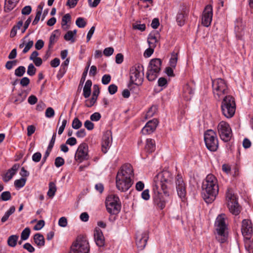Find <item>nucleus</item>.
I'll list each match as a JSON object with an SVG mask.
<instances>
[{
    "mask_svg": "<svg viewBox=\"0 0 253 253\" xmlns=\"http://www.w3.org/2000/svg\"><path fill=\"white\" fill-rule=\"evenodd\" d=\"M220 138L224 142L229 141L232 137V132L230 125L224 121L220 122L217 126Z\"/></svg>",
    "mask_w": 253,
    "mask_h": 253,
    "instance_id": "f8f14e48",
    "label": "nucleus"
},
{
    "mask_svg": "<svg viewBox=\"0 0 253 253\" xmlns=\"http://www.w3.org/2000/svg\"><path fill=\"white\" fill-rule=\"evenodd\" d=\"M157 110V107L156 106H152L151 107H150L148 111V112L146 113V117H151L153 116V115L155 114L156 112V111Z\"/></svg>",
    "mask_w": 253,
    "mask_h": 253,
    "instance_id": "c03bdc74",
    "label": "nucleus"
},
{
    "mask_svg": "<svg viewBox=\"0 0 253 253\" xmlns=\"http://www.w3.org/2000/svg\"><path fill=\"white\" fill-rule=\"evenodd\" d=\"M41 158V153L40 152H36L33 155L32 160L36 163H38L40 161Z\"/></svg>",
    "mask_w": 253,
    "mask_h": 253,
    "instance_id": "864d4df0",
    "label": "nucleus"
},
{
    "mask_svg": "<svg viewBox=\"0 0 253 253\" xmlns=\"http://www.w3.org/2000/svg\"><path fill=\"white\" fill-rule=\"evenodd\" d=\"M65 161L63 158L58 157L55 158L54 164L57 168H59L64 164Z\"/></svg>",
    "mask_w": 253,
    "mask_h": 253,
    "instance_id": "37998d69",
    "label": "nucleus"
},
{
    "mask_svg": "<svg viewBox=\"0 0 253 253\" xmlns=\"http://www.w3.org/2000/svg\"><path fill=\"white\" fill-rule=\"evenodd\" d=\"M23 24V21L20 20L17 22L16 25L13 27L10 32V37L13 38L16 35L17 30L21 28Z\"/></svg>",
    "mask_w": 253,
    "mask_h": 253,
    "instance_id": "7c9ffc66",
    "label": "nucleus"
},
{
    "mask_svg": "<svg viewBox=\"0 0 253 253\" xmlns=\"http://www.w3.org/2000/svg\"><path fill=\"white\" fill-rule=\"evenodd\" d=\"M25 72V67L23 66H20L15 69L14 74L17 77H21L24 75Z\"/></svg>",
    "mask_w": 253,
    "mask_h": 253,
    "instance_id": "72a5a7b5",
    "label": "nucleus"
},
{
    "mask_svg": "<svg viewBox=\"0 0 253 253\" xmlns=\"http://www.w3.org/2000/svg\"><path fill=\"white\" fill-rule=\"evenodd\" d=\"M241 231L243 235L248 238L253 232L252 224L250 220L244 219L242 221Z\"/></svg>",
    "mask_w": 253,
    "mask_h": 253,
    "instance_id": "6ab92c4d",
    "label": "nucleus"
},
{
    "mask_svg": "<svg viewBox=\"0 0 253 253\" xmlns=\"http://www.w3.org/2000/svg\"><path fill=\"white\" fill-rule=\"evenodd\" d=\"M111 136V132L109 131H106L103 136L102 142V151L105 153H106L107 149L110 147L112 142V138Z\"/></svg>",
    "mask_w": 253,
    "mask_h": 253,
    "instance_id": "412c9836",
    "label": "nucleus"
},
{
    "mask_svg": "<svg viewBox=\"0 0 253 253\" xmlns=\"http://www.w3.org/2000/svg\"><path fill=\"white\" fill-rule=\"evenodd\" d=\"M221 108L223 115L227 118L232 117L236 110V103L234 98L231 95L222 97Z\"/></svg>",
    "mask_w": 253,
    "mask_h": 253,
    "instance_id": "423d86ee",
    "label": "nucleus"
},
{
    "mask_svg": "<svg viewBox=\"0 0 253 253\" xmlns=\"http://www.w3.org/2000/svg\"><path fill=\"white\" fill-rule=\"evenodd\" d=\"M187 14L185 11H181L179 12L176 16V21L178 25L181 26L185 23Z\"/></svg>",
    "mask_w": 253,
    "mask_h": 253,
    "instance_id": "cd10ccee",
    "label": "nucleus"
},
{
    "mask_svg": "<svg viewBox=\"0 0 253 253\" xmlns=\"http://www.w3.org/2000/svg\"><path fill=\"white\" fill-rule=\"evenodd\" d=\"M105 204L107 211L111 214H117L121 210L120 199L115 195L109 196L106 200Z\"/></svg>",
    "mask_w": 253,
    "mask_h": 253,
    "instance_id": "9d476101",
    "label": "nucleus"
},
{
    "mask_svg": "<svg viewBox=\"0 0 253 253\" xmlns=\"http://www.w3.org/2000/svg\"><path fill=\"white\" fill-rule=\"evenodd\" d=\"M203 198L208 203H211L218 193V186L216 177L212 174H208L202 183Z\"/></svg>",
    "mask_w": 253,
    "mask_h": 253,
    "instance_id": "7ed1b4c3",
    "label": "nucleus"
},
{
    "mask_svg": "<svg viewBox=\"0 0 253 253\" xmlns=\"http://www.w3.org/2000/svg\"><path fill=\"white\" fill-rule=\"evenodd\" d=\"M175 186L178 196L183 201L186 195V185L182 176L179 174L175 178Z\"/></svg>",
    "mask_w": 253,
    "mask_h": 253,
    "instance_id": "4468645a",
    "label": "nucleus"
},
{
    "mask_svg": "<svg viewBox=\"0 0 253 253\" xmlns=\"http://www.w3.org/2000/svg\"><path fill=\"white\" fill-rule=\"evenodd\" d=\"M144 67L141 64H136L129 70V83L128 87L132 84L140 85L142 84L144 76Z\"/></svg>",
    "mask_w": 253,
    "mask_h": 253,
    "instance_id": "39448f33",
    "label": "nucleus"
},
{
    "mask_svg": "<svg viewBox=\"0 0 253 253\" xmlns=\"http://www.w3.org/2000/svg\"><path fill=\"white\" fill-rule=\"evenodd\" d=\"M97 99L92 96L90 100H85V106L87 107H91L96 102Z\"/></svg>",
    "mask_w": 253,
    "mask_h": 253,
    "instance_id": "49530a36",
    "label": "nucleus"
},
{
    "mask_svg": "<svg viewBox=\"0 0 253 253\" xmlns=\"http://www.w3.org/2000/svg\"><path fill=\"white\" fill-rule=\"evenodd\" d=\"M149 238L147 232L136 235V244L137 248L140 250H143L146 245L147 240Z\"/></svg>",
    "mask_w": 253,
    "mask_h": 253,
    "instance_id": "f3484780",
    "label": "nucleus"
},
{
    "mask_svg": "<svg viewBox=\"0 0 253 253\" xmlns=\"http://www.w3.org/2000/svg\"><path fill=\"white\" fill-rule=\"evenodd\" d=\"M24 94V91H22L20 93H18L17 97L14 101V103L17 104L22 102L26 97V95Z\"/></svg>",
    "mask_w": 253,
    "mask_h": 253,
    "instance_id": "e433bc0d",
    "label": "nucleus"
},
{
    "mask_svg": "<svg viewBox=\"0 0 253 253\" xmlns=\"http://www.w3.org/2000/svg\"><path fill=\"white\" fill-rule=\"evenodd\" d=\"M88 147L85 143H81L78 147L75 156V160L81 163L84 160L89 159V155L88 154Z\"/></svg>",
    "mask_w": 253,
    "mask_h": 253,
    "instance_id": "ddd939ff",
    "label": "nucleus"
},
{
    "mask_svg": "<svg viewBox=\"0 0 253 253\" xmlns=\"http://www.w3.org/2000/svg\"><path fill=\"white\" fill-rule=\"evenodd\" d=\"M30 81L28 77H24L20 80V84L21 86H27L30 84Z\"/></svg>",
    "mask_w": 253,
    "mask_h": 253,
    "instance_id": "5fc2aeb1",
    "label": "nucleus"
},
{
    "mask_svg": "<svg viewBox=\"0 0 253 253\" xmlns=\"http://www.w3.org/2000/svg\"><path fill=\"white\" fill-rule=\"evenodd\" d=\"M60 59L58 58H55L50 61V65L52 67L56 68L60 64Z\"/></svg>",
    "mask_w": 253,
    "mask_h": 253,
    "instance_id": "774afa93",
    "label": "nucleus"
},
{
    "mask_svg": "<svg viewBox=\"0 0 253 253\" xmlns=\"http://www.w3.org/2000/svg\"><path fill=\"white\" fill-rule=\"evenodd\" d=\"M28 101L30 104L34 105L37 102L38 99L36 96L34 95H31L29 97Z\"/></svg>",
    "mask_w": 253,
    "mask_h": 253,
    "instance_id": "338daca9",
    "label": "nucleus"
},
{
    "mask_svg": "<svg viewBox=\"0 0 253 253\" xmlns=\"http://www.w3.org/2000/svg\"><path fill=\"white\" fill-rule=\"evenodd\" d=\"M55 115V112L51 107H48L45 112V115L47 118H52Z\"/></svg>",
    "mask_w": 253,
    "mask_h": 253,
    "instance_id": "a18cd8bd",
    "label": "nucleus"
},
{
    "mask_svg": "<svg viewBox=\"0 0 253 253\" xmlns=\"http://www.w3.org/2000/svg\"><path fill=\"white\" fill-rule=\"evenodd\" d=\"M82 126V123L78 118H75L73 120L72 124V126L74 129H78Z\"/></svg>",
    "mask_w": 253,
    "mask_h": 253,
    "instance_id": "4c0bfd02",
    "label": "nucleus"
},
{
    "mask_svg": "<svg viewBox=\"0 0 253 253\" xmlns=\"http://www.w3.org/2000/svg\"><path fill=\"white\" fill-rule=\"evenodd\" d=\"M91 85V81L90 80H87L83 88V95L85 98H88L90 95Z\"/></svg>",
    "mask_w": 253,
    "mask_h": 253,
    "instance_id": "bb28decb",
    "label": "nucleus"
},
{
    "mask_svg": "<svg viewBox=\"0 0 253 253\" xmlns=\"http://www.w3.org/2000/svg\"><path fill=\"white\" fill-rule=\"evenodd\" d=\"M204 140L207 148L211 151H215L218 147L217 135L212 129L207 130L204 134Z\"/></svg>",
    "mask_w": 253,
    "mask_h": 253,
    "instance_id": "9b49d317",
    "label": "nucleus"
},
{
    "mask_svg": "<svg viewBox=\"0 0 253 253\" xmlns=\"http://www.w3.org/2000/svg\"><path fill=\"white\" fill-rule=\"evenodd\" d=\"M19 236L12 235L10 236L7 239V245L10 247H15L18 242Z\"/></svg>",
    "mask_w": 253,
    "mask_h": 253,
    "instance_id": "c85d7f7f",
    "label": "nucleus"
},
{
    "mask_svg": "<svg viewBox=\"0 0 253 253\" xmlns=\"http://www.w3.org/2000/svg\"><path fill=\"white\" fill-rule=\"evenodd\" d=\"M60 35V32L59 30H54L50 35L48 45V49L52 48L53 45L57 41Z\"/></svg>",
    "mask_w": 253,
    "mask_h": 253,
    "instance_id": "b1692460",
    "label": "nucleus"
},
{
    "mask_svg": "<svg viewBox=\"0 0 253 253\" xmlns=\"http://www.w3.org/2000/svg\"><path fill=\"white\" fill-rule=\"evenodd\" d=\"M133 170L130 164H126L122 166L116 177L117 189L121 192L128 190L133 184Z\"/></svg>",
    "mask_w": 253,
    "mask_h": 253,
    "instance_id": "f03ea898",
    "label": "nucleus"
},
{
    "mask_svg": "<svg viewBox=\"0 0 253 253\" xmlns=\"http://www.w3.org/2000/svg\"><path fill=\"white\" fill-rule=\"evenodd\" d=\"M33 44L34 42L33 41H29L26 44L25 48L23 50V53H27L30 50V49L33 46Z\"/></svg>",
    "mask_w": 253,
    "mask_h": 253,
    "instance_id": "0e129e2a",
    "label": "nucleus"
},
{
    "mask_svg": "<svg viewBox=\"0 0 253 253\" xmlns=\"http://www.w3.org/2000/svg\"><path fill=\"white\" fill-rule=\"evenodd\" d=\"M161 66L162 61L159 58H154L150 61L146 76L149 81H154L157 78L161 71Z\"/></svg>",
    "mask_w": 253,
    "mask_h": 253,
    "instance_id": "0eeeda50",
    "label": "nucleus"
},
{
    "mask_svg": "<svg viewBox=\"0 0 253 253\" xmlns=\"http://www.w3.org/2000/svg\"><path fill=\"white\" fill-rule=\"evenodd\" d=\"M114 52V48L113 47L105 48L103 51V54L106 56H110L113 54Z\"/></svg>",
    "mask_w": 253,
    "mask_h": 253,
    "instance_id": "6e6d98bb",
    "label": "nucleus"
},
{
    "mask_svg": "<svg viewBox=\"0 0 253 253\" xmlns=\"http://www.w3.org/2000/svg\"><path fill=\"white\" fill-rule=\"evenodd\" d=\"M94 238L96 244L99 247H102L105 245V238L102 231L96 228L94 231Z\"/></svg>",
    "mask_w": 253,
    "mask_h": 253,
    "instance_id": "aec40b11",
    "label": "nucleus"
},
{
    "mask_svg": "<svg viewBox=\"0 0 253 253\" xmlns=\"http://www.w3.org/2000/svg\"><path fill=\"white\" fill-rule=\"evenodd\" d=\"M173 176L168 170H163L154 178V203L157 208L163 210L169 198L168 185L172 183Z\"/></svg>",
    "mask_w": 253,
    "mask_h": 253,
    "instance_id": "f257e3e1",
    "label": "nucleus"
},
{
    "mask_svg": "<svg viewBox=\"0 0 253 253\" xmlns=\"http://www.w3.org/2000/svg\"><path fill=\"white\" fill-rule=\"evenodd\" d=\"M158 125V121L154 119L149 121L142 128L141 132L143 134H149L153 132Z\"/></svg>",
    "mask_w": 253,
    "mask_h": 253,
    "instance_id": "dca6fc26",
    "label": "nucleus"
},
{
    "mask_svg": "<svg viewBox=\"0 0 253 253\" xmlns=\"http://www.w3.org/2000/svg\"><path fill=\"white\" fill-rule=\"evenodd\" d=\"M76 24L78 27L84 28L85 26L86 23L83 18L79 17L76 20Z\"/></svg>",
    "mask_w": 253,
    "mask_h": 253,
    "instance_id": "79ce46f5",
    "label": "nucleus"
},
{
    "mask_svg": "<svg viewBox=\"0 0 253 253\" xmlns=\"http://www.w3.org/2000/svg\"><path fill=\"white\" fill-rule=\"evenodd\" d=\"M89 245L85 237L79 236L71 247L70 253H88Z\"/></svg>",
    "mask_w": 253,
    "mask_h": 253,
    "instance_id": "1a4fd4ad",
    "label": "nucleus"
},
{
    "mask_svg": "<svg viewBox=\"0 0 253 253\" xmlns=\"http://www.w3.org/2000/svg\"><path fill=\"white\" fill-rule=\"evenodd\" d=\"M226 200L229 211L233 214L238 215L241 211V207L238 202L237 195L231 188H228L226 192Z\"/></svg>",
    "mask_w": 253,
    "mask_h": 253,
    "instance_id": "6e6552de",
    "label": "nucleus"
},
{
    "mask_svg": "<svg viewBox=\"0 0 253 253\" xmlns=\"http://www.w3.org/2000/svg\"><path fill=\"white\" fill-rule=\"evenodd\" d=\"M101 117V116L99 113L95 112L92 114L90 117L91 121H98Z\"/></svg>",
    "mask_w": 253,
    "mask_h": 253,
    "instance_id": "4d7b16f0",
    "label": "nucleus"
},
{
    "mask_svg": "<svg viewBox=\"0 0 253 253\" xmlns=\"http://www.w3.org/2000/svg\"><path fill=\"white\" fill-rule=\"evenodd\" d=\"M58 224L60 226L65 227L67 225V220L65 217H62L59 218Z\"/></svg>",
    "mask_w": 253,
    "mask_h": 253,
    "instance_id": "680f3d73",
    "label": "nucleus"
},
{
    "mask_svg": "<svg viewBox=\"0 0 253 253\" xmlns=\"http://www.w3.org/2000/svg\"><path fill=\"white\" fill-rule=\"evenodd\" d=\"M212 17V7L211 5L206 6L203 12L202 23L205 27L211 25Z\"/></svg>",
    "mask_w": 253,
    "mask_h": 253,
    "instance_id": "2eb2a0df",
    "label": "nucleus"
},
{
    "mask_svg": "<svg viewBox=\"0 0 253 253\" xmlns=\"http://www.w3.org/2000/svg\"><path fill=\"white\" fill-rule=\"evenodd\" d=\"M42 14V10H38L34 21L32 22V25H35L39 22Z\"/></svg>",
    "mask_w": 253,
    "mask_h": 253,
    "instance_id": "bf43d9fd",
    "label": "nucleus"
},
{
    "mask_svg": "<svg viewBox=\"0 0 253 253\" xmlns=\"http://www.w3.org/2000/svg\"><path fill=\"white\" fill-rule=\"evenodd\" d=\"M111 76L110 75H104L102 78V83L103 84H107L111 81Z\"/></svg>",
    "mask_w": 253,
    "mask_h": 253,
    "instance_id": "603ef678",
    "label": "nucleus"
},
{
    "mask_svg": "<svg viewBox=\"0 0 253 253\" xmlns=\"http://www.w3.org/2000/svg\"><path fill=\"white\" fill-rule=\"evenodd\" d=\"M32 11V8L31 6L28 5L24 7L21 11V13L23 15H29Z\"/></svg>",
    "mask_w": 253,
    "mask_h": 253,
    "instance_id": "052dcab7",
    "label": "nucleus"
},
{
    "mask_svg": "<svg viewBox=\"0 0 253 253\" xmlns=\"http://www.w3.org/2000/svg\"><path fill=\"white\" fill-rule=\"evenodd\" d=\"M44 224L45 222L43 220H40L38 222L37 224L35 225L34 229L35 230H40L44 226Z\"/></svg>",
    "mask_w": 253,
    "mask_h": 253,
    "instance_id": "8fccbe9b",
    "label": "nucleus"
},
{
    "mask_svg": "<svg viewBox=\"0 0 253 253\" xmlns=\"http://www.w3.org/2000/svg\"><path fill=\"white\" fill-rule=\"evenodd\" d=\"M100 93L99 87L98 85L95 84L93 86V91L92 96L97 99L98 96Z\"/></svg>",
    "mask_w": 253,
    "mask_h": 253,
    "instance_id": "13d9d810",
    "label": "nucleus"
},
{
    "mask_svg": "<svg viewBox=\"0 0 253 253\" xmlns=\"http://www.w3.org/2000/svg\"><path fill=\"white\" fill-rule=\"evenodd\" d=\"M212 87L214 97L217 100H220L225 96L229 95V89L224 80L218 78L213 80Z\"/></svg>",
    "mask_w": 253,
    "mask_h": 253,
    "instance_id": "20e7f679",
    "label": "nucleus"
},
{
    "mask_svg": "<svg viewBox=\"0 0 253 253\" xmlns=\"http://www.w3.org/2000/svg\"><path fill=\"white\" fill-rule=\"evenodd\" d=\"M73 37V32L72 31H68L64 35V38L67 41H70L72 42H74L75 40Z\"/></svg>",
    "mask_w": 253,
    "mask_h": 253,
    "instance_id": "a19ab883",
    "label": "nucleus"
},
{
    "mask_svg": "<svg viewBox=\"0 0 253 253\" xmlns=\"http://www.w3.org/2000/svg\"><path fill=\"white\" fill-rule=\"evenodd\" d=\"M31 233V229L29 227L25 228L21 232V240H27Z\"/></svg>",
    "mask_w": 253,
    "mask_h": 253,
    "instance_id": "473e14b6",
    "label": "nucleus"
},
{
    "mask_svg": "<svg viewBox=\"0 0 253 253\" xmlns=\"http://www.w3.org/2000/svg\"><path fill=\"white\" fill-rule=\"evenodd\" d=\"M156 149L155 141L152 139H147L145 146V151L148 154L154 152Z\"/></svg>",
    "mask_w": 253,
    "mask_h": 253,
    "instance_id": "5701e85b",
    "label": "nucleus"
},
{
    "mask_svg": "<svg viewBox=\"0 0 253 253\" xmlns=\"http://www.w3.org/2000/svg\"><path fill=\"white\" fill-rule=\"evenodd\" d=\"M215 226L217 234L223 235L224 234L225 230L226 229L224 218L221 215H219L215 221Z\"/></svg>",
    "mask_w": 253,
    "mask_h": 253,
    "instance_id": "a211bd4d",
    "label": "nucleus"
},
{
    "mask_svg": "<svg viewBox=\"0 0 253 253\" xmlns=\"http://www.w3.org/2000/svg\"><path fill=\"white\" fill-rule=\"evenodd\" d=\"M133 29L135 30H138L141 31H144L145 30L146 26L144 24H133L132 25Z\"/></svg>",
    "mask_w": 253,
    "mask_h": 253,
    "instance_id": "69168bd1",
    "label": "nucleus"
},
{
    "mask_svg": "<svg viewBox=\"0 0 253 253\" xmlns=\"http://www.w3.org/2000/svg\"><path fill=\"white\" fill-rule=\"evenodd\" d=\"M26 178H21L19 179H17L14 182V185L16 188H22L23 187L26 183Z\"/></svg>",
    "mask_w": 253,
    "mask_h": 253,
    "instance_id": "c9c22d12",
    "label": "nucleus"
},
{
    "mask_svg": "<svg viewBox=\"0 0 253 253\" xmlns=\"http://www.w3.org/2000/svg\"><path fill=\"white\" fill-rule=\"evenodd\" d=\"M34 241L39 247L44 246L45 240L43 236L41 233H36L34 236Z\"/></svg>",
    "mask_w": 253,
    "mask_h": 253,
    "instance_id": "a878e982",
    "label": "nucleus"
},
{
    "mask_svg": "<svg viewBox=\"0 0 253 253\" xmlns=\"http://www.w3.org/2000/svg\"><path fill=\"white\" fill-rule=\"evenodd\" d=\"M71 18V16L69 13L66 14L62 17L61 26L64 30H66L69 28V26L67 25V23L70 21Z\"/></svg>",
    "mask_w": 253,
    "mask_h": 253,
    "instance_id": "c756f323",
    "label": "nucleus"
},
{
    "mask_svg": "<svg viewBox=\"0 0 253 253\" xmlns=\"http://www.w3.org/2000/svg\"><path fill=\"white\" fill-rule=\"evenodd\" d=\"M84 127L89 130H92L94 128V124L90 121L86 120L84 124Z\"/></svg>",
    "mask_w": 253,
    "mask_h": 253,
    "instance_id": "e2e57ef3",
    "label": "nucleus"
},
{
    "mask_svg": "<svg viewBox=\"0 0 253 253\" xmlns=\"http://www.w3.org/2000/svg\"><path fill=\"white\" fill-rule=\"evenodd\" d=\"M216 238L219 242L221 243H223L226 242L227 237L226 235V233H224V234L223 235L217 234L216 236Z\"/></svg>",
    "mask_w": 253,
    "mask_h": 253,
    "instance_id": "09e8293b",
    "label": "nucleus"
},
{
    "mask_svg": "<svg viewBox=\"0 0 253 253\" xmlns=\"http://www.w3.org/2000/svg\"><path fill=\"white\" fill-rule=\"evenodd\" d=\"M118 90V87L114 84H110L108 86V91L111 95L115 94Z\"/></svg>",
    "mask_w": 253,
    "mask_h": 253,
    "instance_id": "de8ad7c7",
    "label": "nucleus"
},
{
    "mask_svg": "<svg viewBox=\"0 0 253 253\" xmlns=\"http://www.w3.org/2000/svg\"><path fill=\"white\" fill-rule=\"evenodd\" d=\"M36 71L37 69L34 65L32 63H31L28 67L27 73L28 75L30 76H33L35 75Z\"/></svg>",
    "mask_w": 253,
    "mask_h": 253,
    "instance_id": "58836bf2",
    "label": "nucleus"
},
{
    "mask_svg": "<svg viewBox=\"0 0 253 253\" xmlns=\"http://www.w3.org/2000/svg\"><path fill=\"white\" fill-rule=\"evenodd\" d=\"M18 2V0H5L4 11L5 12H10L16 6Z\"/></svg>",
    "mask_w": 253,
    "mask_h": 253,
    "instance_id": "393cba45",
    "label": "nucleus"
},
{
    "mask_svg": "<svg viewBox=\"0 0 253 253\" xmlns=\"http://www.w3.org/2000/svg\"><path fill=\"white\" fill-rule=\"evenodd\" d=\"M23 248L29 253H34L35 251V248L29 243H26L23 245Z\"/></svg>",
    "mask_w": 253,
    "mask_h": 253,
    "instance_id": "3c124183",
    "label": "nucleus"
},
{
    "mask_svg": "<svg viewBox=\"0 0 253 253\" xmlns=\"http://www.w3.org/2000/svg\"><path fill=\"white\" fill-rule=\"evenodd\" d=\"M11 198V194L9 191L3 192L0 195V199L3 201H7Z\"/></svg>",
    "mask_w": 253,
    "mask_h": 253,
    "instance_id": "ea45409f",
    "label": "nucleus"
},
{
    "mask_svg": "<svg viewBox=\"0 0 253 253\" xmlns=\"http://www.w3.org/2000/svg\"><path fill=\"white\" fill-rule=\"evenodd\" d=\"M20 165L18 164H14L12 167L8 169L3 177V180L5 182L9 181L16 173L19 168Z\"/></svg>",
    "mask_w": 253,
    "mask_h": 253,
    "instance_id": "4be33fe9",
    "label": "nucleus"
},
{
    "mask_svg": "<svg viewBox=\"0 0 253 253\" xmlns=\"http://www.w3.org/2000/svg\"><path fill=\"white\" fill-rule=\"evenodd\" d=\"M177 53H173L169 60V64L171 67L175 68L177 62Z\"/></svg>",
    "mask_w": 253,
    "mask_h": 253,
    "instance_id": "f704fd0d",
    "label": "nucleus"
},
{
    "mask_svg": "<svg viewBox=\"0 0 253 253\" xmlns=\"http://www.w3.org/2000/svg\"><path fill=\"white\" fill-rule=\"evenodd\" d=\"M56 191V187L55 184L53 182L49 183V189L47 195L49 198H52Z\"/></svg>",
    "mask_w": 253,
    "mask_h": 253,
    "instance_id": "2f4dec72",
    "label": "nucleus"
}]
</instances>
